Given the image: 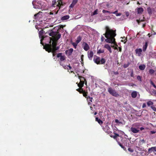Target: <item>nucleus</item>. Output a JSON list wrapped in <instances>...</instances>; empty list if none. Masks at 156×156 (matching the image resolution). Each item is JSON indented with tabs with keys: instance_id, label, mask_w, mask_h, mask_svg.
I'll use <instances>...</instances> for the list:
<instances>
[{
	"instance_id": "obj_1",
	"label": "nucleus",
	"mask_w": 156,
	"mask_h": 156,
	"mask_svg": "<svg viewBox=\"0 0 156 156\" xmlns=\"http://www.w3.org/2000/svg\"><path fill=\"white\" fill-rule=\"evenodd\" d=\"M105 33L103 35H105L106 39L105 41L107 43H113L115 45L116 44L115 37L116 36V30H113L111 29L109 27L106 26L105 27Z\"/></svg>"
},
{
	"instance_id": "obj_2",
	"label": "nucleus",
	"mask_w": 156,
	"mask_h": 156,
	"mask_svg": "<svg viewBox=\"0 0 156 156\" xmlns=\"http://www.w3.org/2000/svg\"><path fill=\"white\" fill-rule=\"evenodd\" d=\"M66 3L62 2V0H58L57 2H56V0H53L51 2V6L53 7H55L56 6L58 8V10L55 12V14H57L59 9L62 8V6H63L66 4Z\"/></svg>"
},
{
	"instance_id": "obj_3",
	"label": "nucleus",
	"mask_w": 156,
	"mask_h": 156,
	"mask_svg": "<svg viewBox=\"0 0 156 156\" xmlns=\"http://www.w3.org/2000/svg\"><path fill=\"white\" fill-rule=\"evenodd\" d=\"M34 7L35 9H42L44 8L45 6L44 2L41 1H39L36 2L35 0L32 2Z\"/></svg>"
},
{
	"instance_id": "obj_4",
	"label": "nucleus",
	"mask_w": 156,
	"mask_h": 156,
	"mask_svg": "<svg viewBox=\"0 0 156 156\" xmlns=\"http://www.w3.org/2000/svg\"><path fill=\"white\" fill-rule=\"evenodd\" d=\"M44 48L48 52H51L53 56H55L56 55V51L57 50H55V49H53L51 45L46 44L45 46H44Z\"/></svg>"
},
{
	"instance_id": "obj_5",
	"label": "nucleus",
	"mask_w": 156,
	"mask_h": 156,
	"mask_svg": "<svg viewBox=\"0 0 156 156\" xmlns=\"http://www.w3.org/2000/svg\"><path fill=\"white\" fill-rule=\"evenodd\" d=\"M94 61L98 65L103 64L105 63L106 60L104 58H101L99 57L96 56L93 59Z\"/></svg>"
},
{
	"instance_id": "obj_6",
	"label": "nucleus",
	"mask_w": 156,
	"mask_h": 156,
	"mask_svg": "<svg viewBox=\"0 0 156 156\" xmlns=\"http://www.w3.org/2000/svg\"><path fill=\"white\" fill-rule=\"evenodd\" d=\"M49 38L50 41L49 44L51 46V48L53 49H55V50H58L59 49V47H56L58 41H56L51 37H49Z\"/></svg>"
},
{
	"instance_id": "obj_7",
	"label": "nucleus",
	"mask_w": 156,
	"mask_h": 156,
	"mask_svg": "<svg viewBox=\"0 0 156 156\" xmlns=\"http://www.w3.org/2000/svg\"><path fill=\"white\" fill-rule=\"evenodd\" d=\"M108 91L110 94L114 96L118 97L119 96L118 93L115 90H113L111 87H109Z\"/></svg>"
},
{
	"instance_id": "obj_8",
	"label": "nucleus",
	"mask_w": 156,
	"mask_h": 156,
	"mask_svg": "<svg viewBox=\"0 0 156 156\" xmlns=\"http://www.w3.org/2000/svg\"><path fill=\"white\" fill-rule=\"evenodd\" d=\"M62 53H59L57 54V57L58 58L60 57V62H62V61L65 60L66 57L64 55H62Z\"/></svg>"
},
{
	"instance_id": "obj_9",
	"label": "nucleus",
	"mask_w": 156,
	"mask_h": 156,
	"mask_svg": "<svg viewBox=\"0 0 156 156\" xmlns=\"http://www.w3.org/2000/svg\"><path fill=\"white\" fill-rule=\"evenodd\" d=\"M57 32H54L52 30H49L45 33V34H48L50 36H51V38H53L57 35Z\"/></svg>"
},
{
	"instance_id": "obj_10",
	"label": "nucleus",
	"mask_w": 156,
	"mask_h": 156,
	"mask_svg": "<svg viewBox=\"0 0 156 156\" xmlns=\"http://www.w3.org/2000/svg\"><path fill=\"white\" fill-rule=\"evenodd\" d=\"M94 55V53L92 51H89L87 52V55L88 58L92 60Z\"/></svg>"
},
{
	"instance_id": "obj_11",
	"label": "nucleus",
	"mask_w": 156,
	"mask_h": 156,
	"mask_svg": "<svg viewBox=\"0 0 156 156\" xmlns=\"http://www.w3.org/2000/svg\"><path fill=\"white\" fill-rule=\"evenodd\" d=\"M82 45L83 48L85 51H87L90 49L89 46L87 43L83 42Z\"/></svg>"
},
{
	"instance_id": "obj_12",
	"label": "nucleus",
	"mask_w": 156,
	"mask_h": 156,
	"mask_svg": "<svg viewBox=\"0 0 156 156\" xmlns=\"http://www.w3.org/2000/svg\"><path fill=\"white\" fill-rule=\"evenodd\" d=\"M104 131L108 133L109 134H111L112 132L110 130V128L108 126L106 125L105 126V127L103 128Z\"/></svg>"
},
{
	"instance_id": "obj_13",
	"label": "nucleus",
	"mask_w": 156,
	"mask_h": 156,
	"mask_svg": "<svg viewBox=\"0 0 156 156\" xmlns=\"http://www.w3.org/2000/svg\"><path fill=\"white\" fill-rule=\"evenodd\" d=\"M130 130L134 133H137L139 132L140 130L138 129L132 127L130 129Z\"/></svg>"
},
{
	"instance_id": "obj_14",
	"label": "nucleus",
	"mask_w": 156,
	"mask_h": 156,
	"mask_svg": "<svg viewBox=\"0 0 156 156\" xmlns=\"http://www.w3.org/2000/svg\"><path fill=\"white\" fill-rule=\"evenodd\" d=\"M135 51L136 54H137L138 56H140L142 54V50L141 48L136 49L135 50Z\"/></svg>"
},
{
	"instance_id": "obj_15",
	"label": "nucleus",
	"mask_w": 156,
	"mask_h": 156,
	"mask_svg": "<svg viewBox=\"0 0 156 156\" xmlns=\"http://www.w3.org/2000/svg\"><path fill=\"white\" fill-rule=\"evenodd\" d=\"M138 14H141L144 11V9L142 7L138 8L135 10Z\"/></svg>"
},
{
	"instance_id": "obj_16",
	"label": "nucleus",
	"mask_w": 156,
	"mask_h": 156,
	"mask_svg": "<svg viewBox=\"0 0 156 156\" xmlns=\"http://www.w3.org/2000/svg\"><path fill=\"white\" fill-rule=\"evenodd\" d=\"M78 2V0H73L72 3L69 6V8H73L75 5Z\"/></svg>"
},
{
	"instance_id": "obj_17",
	"label": "nucleus",
	"mask_w": 156,
	"mask_h": 156,
	"mask_svg": "<svg viewBox=\"0 0 156 156\" xmlns=\"http://www.w3.org/2000/svg\"><path fill=\"white\" fill-rule=\"evenodd\" d=\"M73 51V49L72 48H70L68 50H66L65 51L66 54L68 56H70L72 54Z\"/></svg>"
},
{
	"instance_id": "obj_18",
	"label": "nucleus",
	"mask_w": 156,
	"mask_h": 156,
	"mask_svg": "<svg viewBox=\"0 0 156 156\" xmlns=\"http://www.w3.org/2000/svg\"><path fill=\"white\" fill-rule=\"evenodd\" d=\"M152 151H156V147H152L148 149V152L149 153H151Z\"/></svg>"
},
{
	"instance_id": "obj_19",
	"label": "nucleus",
	"mask_w": 156,
	"mask_h": 156,
	"mask_svg": "<svg viewBox=\"0 0 156 156\" xmlns=\"http://www.w3.org/2000/svg\"><path fill=\"white\" fill-rule=\"evenodd\" d=\"M104 47L105 48L107 49L109 51L110 53L112 52V51L111 50V48L108 44H105L104 45Z\"/></svg>"
},
{
	"instance_id": "obj_20",
	"label": "nucleus",
	"mask_w": 156,
	"mask_h": 156,
	"mask_svg": "<svg viewBox=\"0 0 156 156\" xmlns=\"http://www.w3.org/2000/svg\"><path fill=\"white\" fill-rule=\"evenodd\" d=\"M84 82L82 81V80L80 81V83H76L77 84V85L78 87L79 88H82L84 86Z\"/></svg>"
},
{
	"instance_id": "obj_21",
	"label": "nucleus",
	"mask_w": 156,
	"mask_h": 156,
	"mask_svg": "<svg viewBox=\"0 0 156 156\" xmlns=\"http://www.w3.org/2000/svg\"><path fill=\"white\" fill-rule=\"evenodd\" d=\"M61 34H57V33L56 35L53 38V39L55 40L56 41H58V40L61 37Z\"/></svg>"
},
{
	"instance_id": "obj_22",
	"label": "nucleus",
	"mask_w": 156,
	"mask_h": 156,
	"mask_svg": "<svg viewBox=\"0 0 156 156\" xmlns=\"http://www.w3.org/2000/svg\"><path fill=\"white\" fill-rule=\"evenodd\" d=\"M132 97L133 98H135L137 95V92L136 91H133L131 94Z\"/></svg>"
},
{
	"instance_id": "obj_23",
	"label": "nucleus",
	"mask_w": 156,
	"mask_h": 156,
	"mask_svg": "<svg viewBox=\"0 0 156 156\" xmlns=\"http://www.w3.org/2000/svg\"><path fill=\"white\" fill-rule=\"evenodd\" d=\"M114 135H112L111 134H110L109 135L111 137L113 138L114 139H116L117 137L119 136V134L115 133H114Z\"/></svg>"
},
{
	"instance_id": "obj_24",
	"label": "nucleus",
	"mask_w": 156,
	"mask_h": 156,
	"mask_svg": "<svg viewBox=\"0 0 156 156\" xmlns=\"http://www.w3.org/2000/svg\"><path fill=\"white\" fill-rule=\"evenodd\" d=\"M69 18V15H66L62 17L61 18V20L64 21L68 19Z\"/></svg>"
},
{
	"instance_id": "obj_25",
	"label": "nucleus",
	"mask_w": 156,
	"mask_h": 156,
	"mask_svg": "<svg viewBox=\"0 0 156 156\" xmlns=\"http://www.w3.org/2000/svg\"><path fill=\"white\" fill-rule=\"evenodd\" d=\"M95 121L98 122V123L100 125L102 124L103 123V122L98 117H96L95 118Z\"/></svg>"
},
{
	"instance_id": "obj_26",
	"label": "nucleus",
	"mask_w": 156,
	"mask_h": 156,
	"mask_svg": "<svg viewBox=\"0 0 156 156\" xmlns=\"http://www.w3.org/2000/svg\"><path fill=\"white\" fill-rule=\"evenodd\" d=\"M87 94H88L87 92L86 91H85L84 90H83V93H82V94H83V96L87 99V98L88 96L87 95Z\"/></svg>"
},
{
	"instance_id": "obj_27",
	"label": "nucleus",
	"mask_w": 156,
	"mask_h": 156,
	"mask_svg": "<svg viewBox=\"0 0 156 156\" xmlns=\"http://www.w3.org/2000/svg\"><path fill=\"white\" fill-rule=\"evenodd\" d=\"M148 45L147 42H146L144 45L143 46V51H145L146 50V49L147 48Z\"/></svg>"
},
{
	"instance_id": "obj_28",
	"label": "nucleus",
	"mask_w": 156,
	"mask_h": 156,
	"mask_svg": "<svg viewBox=\"0 0 156 156\" xmlns=\"http://www.w3.org/2000/svg\"><path fill=\"white\" fill-rule=\"evenodd\" d=\"M81 37L80 36H79L77 37V39L76 41V43L78 44L81 41Z\"/></svg>"
},
{
	"instance_id": "obj_29",
	"label": "nucleus",
	"mask_w": 156,
	"mask_h": 156,
	"mask_svg": "<svg viewBox=\"0 0 156 156\" xmlns=\"http://www.w3.org/2000/svg\"><path fill=\"white\" fill-rule=\"evenodd\" d=\"M145 68V66L144 65H142L139 66V69L141 70H144Z\"/></svg>"
},
{
	"instance_id": "obj_30",
	"label": "nucleus",
	"mask_w": 156,
	"mask_h": 156,
	"mask_svg": "<svg viewBox=\"0 0 156 156\" xmlns=\"http://www.w3.org/2000/svg\"><path fill=\"white\" fill-rule=\"evenodd\" d=\"M76 90L79 92L80 93L82 94V93H83V90L82 88H79L76 89Z\"/></svg>"
},
{
	"instance_id": "obj_31",
	"label": "nucleus",
	"mask_w": 156,
	"mask_h": 156,
	"mask_svg": "<svg viewBox=\"0 0 156 156\" xmlns=\"http://www.w3.org/2000/svg\"><path fill=\"white\" fill-rule=\"evenodd\" d=\"M78 78L80 80V81L82 80V81L84 82L85 81L86 82V79L84 77L81 76H79Z\"/></svg>"
},
{
	"instance_id": "obj_32",
	"label": "nucleus",
	"mask_w": 156,
	"mask_h": 156,
	"mask_svg": "<svg viewBox=\"0 0 156 156\" xmlns=\"http://www.w3.org/2000/svg\"><path fill=\"white\" fill-rule=\"evenodd\" d=\"M117 12H118V10H116V11H115L113 12H111V13H113L114 14H115L116 16H120L121 15V14L120 13H118Z\"/></svg>"
},
{
	"instance_id": "obj_33",
	"label": "nucleus",
	"mask_w": 156,
	"mask_h": 156,
	"mask_svg": "<svg viewBox=\"0 0 156 156\" xmlns=\"http://www.w3.org/2000/svg\"><path fill=\"white\" fill-rule=\"evenodd\" d=\"M117 142H118V144H119V145L124 150H125L126 149V148L124 147L123 146L122 144H121V143L118 141H117Z\"/></svg>"
},
{
	"instance_id": "obj_34",
	"label": "nucleus",
	"mask_w": 156,
	"mask_h": 156,
	"mask_svg": "<svg viewBox=\"0 0 156 156\" xmlns=\"http://www.w3.org/2000/svg\"><path fill=\"white\" fill-rule=\"evenodd\" d=\"M104 52V51L103 50L101 49H99L97 51V53L98 54H101L103 53Z\"/></svg>"
},
{
	"instance_id": "obj_35",
	"label": "nucleus",
	"mask_w": 156,
	"mask_h": 156,
	"mask_svg": "<svg viewBox=\"0 0 156 156\" xmlns=\"http://www.w3.org/2000/svg\"><path fill=\"white\" fill-rule=\"evenodd\" d=\"M153 102L151 101H149L147 102V105L148 106H149L151 105H152L153 104Z\"/></svg>"
},
{
	"instance_id": "obj_36",
	"label": "nucleus",
	"mask_w": 156,
	"mask_h": 156,
	"mask_svg": "<svg viewBox=\"0 0 156 156\" xmlns=\"http://www.w3.org/2000/svg\"><path fill=\"white\" fill-rule=\"evenodd\" d=\"M72 44L73 46L76 49L78 44L76 42V43L73 42Z\"/></svg>"
},
{
	"instance_id": "obj_37",
	"label": "nucleus",
	"mask_w": 156,
	"mask_h": 156,
	"mask_svg": "<svg viewBox=\"0 0 156 156\" xmlns=\"http://www.w3.org/2000/svg\"><path fill=\"white\" fill-rule=\"evenodd\" d=\"M130 63L128 62L127 64H124L123 65V67L124 68H127L130 65Z\"/></svg>"
},
{
	"instance_id": "obj_38",
	"label": "nucleus",
	"mask_w": 156,
	"mask_h": 156,
	"mask_svg": "<svg viewBox=\"0 0 156 156\" xmlns=\"http://www.w3.org/2000/svg\"><path fill=\"white\" fill-rule=\"evenodd\" d=\"M60 64L61 66H62L64 69H66L67 66H66L65 65L62 64V62H60Z\"/></svg>"
},
{
	"instance_id": "obj_39",
	"label": "nucleus",
	"mask_w": 156,
	"mask_h": 156,
	"mask_svg": "<svg viewBox=\"0 0 156 156\" xmlns=\"http://www.w3.org/2000/svg\"><path fill=\"white\" fill-rule=\"evenodd\" d=\"M67 69H67L68 70V72H69V70L70 69H71L72 68V67H71L70 66V65H68L67 66Z\"/></svg>"
},
{
	"instance_id": "obj_40",
	"label": "nucleus",
	"mask_w": 156,
	"mask_h": 156,
	"mask_svg": "<svg viewBox=\"0 0 156 156\" xmlns=\"http://www.w3.org/2000/svg\"><path fill=\"white\" fill-rule=\"evenodd\" d=\"M98 9H97L96 10H95L93 13V15H94L98 14Z\"/></svg>"
},
{
	"instance_id": "obj_41",
	"label": "nucleus",
	"mask_w": 156,
	"mask_h": 156,
	"mask_svg": "<svg viewBox=\"0 0 156 156\" xmlns=\"http://www.w3.org/2000/svg\"><path fill=\"white\" fill-rule=\"evenodd\" d=\"M137 79L139 80L140 82L141 81V77L140 76H138L137 77Z\"/></svg>"
},
{
	"instance_id": "obj_42",
	"label": "nucleus",
	"mask_w": 156,
	"mask_h": 156,
	"mask_svg": "<svg viewBox=\"0 0 156 156\" xmlns=\"http://www.w3.org/2000/svg\"><path fill=\"white\" fill-rule=\"evenodd\" d=\"M44 31L43 30H41L40 31L39 34L40 35H42L44 34Z\"/></svg>"
},
{
	"instance_id": "obj_43",
	"label": "nucleus",
	"mask_w": 156,
	"mask_h": 156,
	"mask_svg": "<svg viewBox=\"0 0 156 156\" xmlns=\"http://www.w3.org/2000/svg\"><path fill=\"white\" fill-rule=\"evenodd\" d=\"M89 99V101H90V102H92V100L93 99V98L92 97H90L89 96H88V98H87V99Z\"/></svg>"
},
{
	"instance_id": "obj_44",
	"label": "nucleus",
	"mask_w": 156,
	"mask_h": 156,
	"mask_svg": "<svg viewBox=\"0 0 156 156\" xmlns=\"http://www.w3.org/2000/svg\"><path fill=\"white\" fill-rule=\"evenodd\" d=\"M128 150L131 152H133V150L131 148H129Z\"/></svg>"
},
{
	"instance_id": "obj_45",
	"label": "nucleus",
	"mask_w": 156,
	"mask_h": 156,
	"mask_svg": "<svg viewBox=\"0 0 156 156\" xmlns=\"http://www.w3.org/2000/svg\"><path fill=\"white\" fill-rule=\"evenodd\" d=\"M102 12L103 13H105L106 12L111 13L109 11H107V10H102Z\"/></svg>"
},
{
	"instance_id": "obj_46",
	"label": "nucleus",
	"mask_w": 156,
	"mask_h": 156,
	"mask_svg": "<svg viewBox=\"0 0 156 156\" xmlns=\"http://www.w3.org/2000/svg\"><path fill=\"white\" fill-rule=\"evenodd\" d=\"M151 108L154 111L156 112V108L155 107L153 106H151Z\"/></svg>"
},
{
	"instance_id": "obj_47",
	"label": "nucleus",
	"mask_w": 156,
	"mask_h": 156,
	"mask_svg": "<svg viewBox=\"0 0 156 156\" xmlns=\"http://www.w3.org/2000/svg\"><path fill=\"white\" fill-rule=\"evenodd\" d=\"M154 70L153 69H150L149 71L150 73H153L154 72Z\"/></svg>"
},
{
	"instance_id": "obj_48",
	"label": "nucleus",
	"mask_w": 156,
	"mask_h": 156,
	"mask_svg": "<svg viewBox=\"0 0 156 156\" xmlns=\"http://www.w3.org/2000/svg\"><path fill=\"white\" fill-rule=\"evenodd\" d=\"M114 74L115 75H118L119 74V73L118 71L114 72Z\"/></svg>"
},
{
	"instance_id": "obj_49",
	"label": "nucleus",
	"mask_w": 156,
	"mask_h": 156,
	"mask_svg": "<svg viewBox=\"0 0 156 156\" xmlns=\"http://www.w3.org/2000/svg\"><path fill=\"white\" fill-rule=\"evenodd\" d=\"M44 37L43 36H42V38L41 40V44H42L43 45H44V44L42 42V40L44 39Z\"/></svg>"
},
{
	"instance_id": "obj_50",
	"label": "nucleus",
	"mask_w": 156,
	"mask_h": 156,
	"mask_svg": "<svg viewBox=\"0 0 156 156\" xmlns=\"http://www.w3.org/2000/svg\"><path fill=\"white\" fill-rule=\"evenodd\" d=\"M130 76L131 77H133V71H132L131 72V73Z\"/></svg>"
},
{
	"instance_id": "obj_51",
	"label": "nucleus",
	"mask_w": 156,
	"mask_h": 156,
	"mask_svg": "<svg viewBox=\"0 0 156 156\" xmlns=\"http://www.w3.org/2000/svg\"><path fill=\"white\" fill-rule=\"evenodd\" d=\"M151 83L152 84V85L156 89V85L154 84V83L151 82Z\"/></svg>"
},
{
	"instance_id": "obj_52",
	"label": "nucleus",
	"mask_w": 156,
	"mask_h": 156,
	"mask_svg": "<svg viewBox=\"0 0 156 156\" xmlns=\"http://www.w3.org/2000/svg\"><path fill=\"white\" fill-rule=\"evenodd\" d=\"M121 41L122 42H123L125 44L127 41V39H126L125 40H122Z\"/></svg>"
},
{
	"instance_id": "obj_53",
	"label": "nucleus",
	"mask_w": 156,
	"mask_h": 156,
	"mask_svg": "<svg viewBox=\"0 0 156 156\" xmlns=\"http://www.w3.org/2000/svg\"><path fill=\"white\" fill-rule=\"evenodd\" d=\"M83 56H84V55H82L81 56V59L82 61H83Z\"/></svg>"
},
{
	"instance_id": "obj_54",
	"label": "nucleus",
	"mask_w": 156,
	"mask_h": 156,
	"mask_svg": "<svg viewBox=\"0 0 156 156\" xmlns=\"http://www.w3.org/2000/svg\"><path fill=\"white\" fill-rule=\"evenodd\" d=\"M146 104H145L144 103L142 105V108H144L146 107Z\"/></svg>"
},
{
	"instance_id": "obj_55",
	"label": "nucleus",
	"mask_w": 156,
	"mask_h": 156,
	"mask_svg": "<svg viewBox=\"0 0 156 156\" xmlns=\"http://www.w3.org/2000/svg\"><path fill=\"white\" fill-rule=\"evenodd\" d=\"M105 39V38L102 36H101V41H103Z\"/></svg>"
},
{
	"instance_id": "obj_56",
	"label": "nucleus",
	"mask_w": 156,
	"mask_h": 156,
	"mask_svg": "<svg viewBox=\"0 0 156 156\" xmlns=\"http://www.w3.org/2000/svg\"><path fill=\"white\" fill-rule=\"evenodd\" d=\"M155 133H156L155 131H150V133L151 134H154Z\"/></svg>"
},
{
	"instance_id": "obj_57",
	"label": "nucleus",
	"mask_w": 156,
	"mask_h": 156,
	"mask_svg": "<svg viewBox=\"0 0 156 156\" xmlns=\"http://www.w3.org/2000/svg\"><path fill=\"white\" fill-rule=\"evenodd\" d=\"M115 122L116 123H118L119 122V120L117 119H116L115 120Z\"/></svg>"
},
{
	"instance_id": "obj_58",
	"label": "nucleus",
	"mask_w": 156,
	"mask_h": 156,
	"mask_svg": "<svg viewBox=\"0 0 156 156\" xmlns=\"http://www.w3.org/2000/svg\"><path fill=\"white\" fill-rule=\"evenodd\" d=\"M136 21L137 22L138 24L139 25L140 24V20H136Z\"/></svg>"
},
{
	"instance_id": "obj_59",
	"label": "nucleus",
	"mask_w": 156,
	"mask_h": 156,
	"mask_svg": "<svg viewBox=\"0 0 156 156\" xmlns=\"http://www.w3.org/2000/svg\"><path fill=\"white\" fill-rule=\"evenodd\" d=\"M119 51H120V52H121V51H122L121 48L120 47H119Z\"/></svg>"
},
{
	"instance_id": "obj_60",
	"label": "nucleus",
	"mask_w": 156,
	"mask_h": 156,
	"mask_svg": "<svg viewBox=\"0 0 156 156\" xmlns=\"http://www.w3.org/2000/svg\"><path fill=\"white\" fill-rule=\"evenodd\" d=\"M140 130L141 131V130H142L144 129V128L143 127H141L140 128Z\"/></svg>"
},
{
	"instance_id": "obj_61",
	"label": "nucleus",
	"mask_w": 156,
	"mask_h": 156,
	"mask_svg": "<svg viewBox=\"0 0 156 156\" xmlns=\"http://www.w3.org/2000/svg\"><path fill=\"white\" fill-rule=\"evenodd\" d=\"M91 102H88V105H90L91 104Z\"/></svg>"
},
{
	"instance_id": "obj_62",
	"label": "nucleus",
	"mask_w": 156,
	"mask_h": 156,
	"mask_svg": "<svg viewBox=\"0 0 156 156\" xmlns=\"http://www.w3.org/2000/svg\"><path fill=\"white\" fill-rule=\"evenodd\" d=\"M38 14V13H37V14H35L34 15V16L35 17H36V16H37V15Z\"/></svg>"
},
{
	"instance_id": "obj_63",
	"label": "nucleus",
	"mask_w": 156,
	"mask_h": 156,
	"mask_svg": "<svg viewBox=\"0 0 156 156\" xmlns=\"http://www.w3.org/2000/svg\"><path fill=\"white\" fill-rule=\"evenodd\" d=\"M50 14L51 15V14H53V12H50Z\"/></svg>"
},
{
	"instance_id": "obj_64",
	"label": "nucleus",
	"mask_w": 156,
	"mask_h": 156,
	"mask_svg": "<svg viewBox=\"0 0 156 156\" xmlns=\"http://www.w3.org/2000/svg\"><path fill=\"white\" fill-rule=\"evenodd\" d=\"M97 114V112H94V115H96Z\"/></svg>"
}]
</instances>
